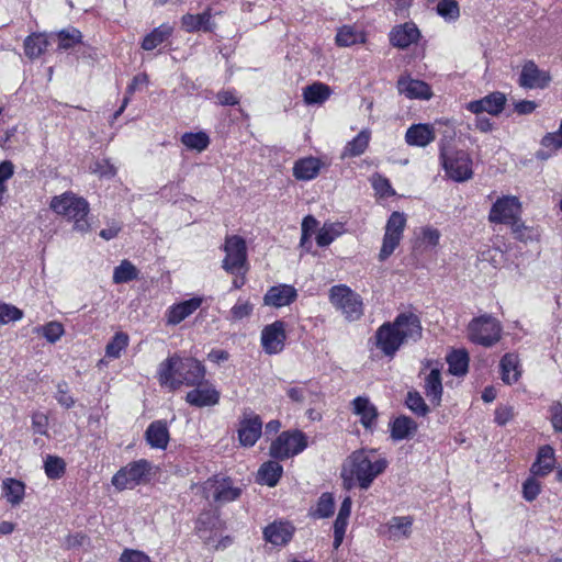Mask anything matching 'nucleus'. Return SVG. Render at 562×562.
<instances>
[{"label":"nucleus","instance_id":"nucleus-42","mask_svg":"<svg viewBox=\"0 0 562 562\" xmlns=\"http://www.w3.org/2000/svg\"><path fill=\"white\" fill-rule=\"evenodd\" d=\"M364 41L363 34L357 32L352 26L345 25L337 32L336 43L338 46L347 47Z\"/></svg>","mask_w":562,"mask_h":562},{"label":"nucleus","instance_id":"nucleus-27","mask_svg":"<svg viewBox=\"0 0 562 562\" xmlns=\"http://www.w3.org/2000/svg\"><path fill=\"white\" fill-rule=\"evenodd\" d=\"M554 449L551 446H543L539 449L537 459L531 465L533 476H547L554 468Z\"/></svg>","mask_w":562,"mask_h":562},{"label":"nucleus","instance_id":"nucleus-52","mask_svg":"<svg viewBox=\"0 0 562 562\" xmlns=\"http://www.w3.org/2000/svg\"><path fill=\"white\" fill-rule=\"evenodd\" d=\"M406 405L412 412L419 416H425L429 411L424 398L417 392H408Z\"/></svg>","mask_w":562,"mask_h":562},{"label":"nucleus","instance_id":"nucleus-43","mask_svg":"<svg viewBox=\"0 0 562 562\" xmlns=\"http://www.w3.org/2000/svg\"><path fill=\"white\" fill-rule=\"evenodd\" d=\"M341 233V225L338 223L324 224L316 235V243L319 247L330 245Z\"/></svg>","mask_w":562,"mask_h":562},{"label":"nucleus","instance_id":"nucleus-64","mask_svg":"<svg viewBox=\"0 0 562 562\" xmlns=\"http://www.w3.org/2000/svg\"><path fill=\"white\" fill-rule=\"evenodd\" d=\"M551 413H552L551 422H552V426H553L554 430L562 432V405L561 404L553 405L551 408Z\"/></svg>","mask_w":562,"mask_h":562},{"label":"nucleus","instance_id":"nucleus-48","mask_svg":"<svg viewBox=\"0 0 562 562\" xmlns=\"http://www.w3.org/2000/svg\"><path fill=\"white\" fill-rule=\"evenodd\" d=\"M437 13L445 20H457L460 16V8L458 1L440 0L437 4Z\"/></svg>","mask_w":562,"mask_h":562},{"label":"nucleus","instance_id":"nucleus-37","mask_svg":"<svg viewBox=\"0 0 562 562\" xmlns=\"http://www.w3.org/2000/svg\"><path fill=\"white\" fill-rule=\"evenodd\" d=\"M371 133L362 130L352 140L345 146L341 157H357L363 154L369 145Z\"/></svg>","mask_w":562,"mask_h":562},{"label":"nucleus","instance_id":"nucleus-63","mask_svg":"<svg viewBox=\"0 0 562 562\" xmlns=\"http://www.w3.org/2000/svg\"><path fill=\"white\" fill-rule=\"evenodd\" d=\"M32 425L35 432L44 435L46 434L47 417L42 413H35L32 417Z\"/></svg>","mask_w":562,"mask_h":562},{"label":"nucleus","instance_id":"nucleus-26","mask_svg":"<svg viewBox=\"0 0 562 562\" xmlns=\"http://www.w3.org/2000/svg\"><path fill=\"white\" fill-rule=\"evenodd\" d=\"M145 438L151 448L166 449L169 442V430L164 420L153 422L145 431Z\"/></svg>","mask_w":562,"mask_h":562},{"label":"nucleus","instance_id":"nucleus-56","mask_svg":"<svg viewBox=\"0 0 562 562\" xmlns=\"http://www.w3.org/2000/svg\"><path fill=\"white\" fill-rule=\"evenodd\" d=\"M540 491L541 485L535 477L527 479L522 485V495L528 502L536 499Z\"/></svg>","mask_w":562,"mask_h":562},{"label":"nucleus","instance_id":"nucleus-15","mask_svg":"<svg viewBox=\"0 0 562 562\" xmlns=\"http://www.w3.org/2000/svg\"><path fill=\"white\" fill-rule=\"evenodd\" d=\"M284 323L277 321L263 327L261 331V345L266 353L276 355L283 350L285 341Z\"/></svg>","mask_w":562,"mask_h":562},{"label":"nucleus","instance_id":"nucleus-4","mask_svg":"<svg viewBox=\"0 0 562 562\" xmlns=\"http://www.w3.org/2000/svg\"><path fill=\"white\" fill-rule=\"evenodd\" d=\"M439 160L451 180L465 182L473 178V161L470 154L458 148L452 138L439 142Z\"/></svg>","mask_w":562,"mask_h":562},{"label":"nucleus","instance_id":"nucleus-32","mask_svg":"<svg viewBox=\"0 0 562 562\" xmlns=\"http://www.w3.org/2000/svg\"><path fill=\"white\" fill-rule=\"evenodd\" d=\"M48 40L44 33H33L24 40V53L30 59L38 58L48 47Z\"/></svg>","mask_w":562,"mask_h":562},{"label":"nucleus","instance_id":"nucleus-9","mask_svg":"<svg viewBox=\"0 0 562 562\" xmlns=\"http://www.w3.org/2000/svg\"><path fill=\"white\" fill-rule=\"evenodd\" d=\"M306 446L307 440L303 432L299 430L284 431L272 441L270 456L274 459L284 460L302 452Z\"/></svg>","mask_w":562,"mask_h":562},{"label":"nucleus","instance_id":"nucleus-50","mask_svg":"<svg viewBox=\"0 0 562 562\" xmlns=\"http://www.w3.org/2000/svg\"><path fill=\"white\" fill-rule=\"evenodd\" d=\"M512 232L516 239L527 243L528 240H532L537 236L533 234L532 228H529L524 224L520 217L509 224Z\"/></svg>","mask_w":562,"mask_h":562},{"label":"nucleus","instance_id":"nucleus-23","mask_svg":"<svg viewBox=\"0 0 562 562\" xmlns=\"http://www.w3.org/2000/svg\"><path fill=\"white\" fill-rule=\"evenodd\" d=\"M419 31L413 23H404L395 26L390 33V42L398 48H406L417 42Z\"/></svg>","mask_w":562,"mask_h":562},{"label":"nucleus","instance_id":"nucleus-18","mask_svg":"<svg viewBox=\"0 0 562 562\" xmlns=\"http://www.w3.org/2000/svg\"><path fill=\"white\" fill-rule=\"evenodd\" d=\"M297 297L296 289L289 284L271 286L263 296V304L280 308L290 305Z\"/></svg>","mask_w":562,"mask_h":562},{"label":"nucleus","instance_id":"nucleus-59","mask_svg":"<svg viewBox=\"0 0 562 562\" xmlns=\"http://www.w3.org/2000/svg\"><path fill=\"white\" fill-rule=\"evenodd\" d=\"M93 172L99 173L101 177H113L116 173L115 167L106 159L98 160L94 164Z\"/></svg>","mask_w":562,"mask_h":562},{"label":"nucleus","instance_id":"nucleus-39","mask_svg":"<svg viewBox=\"0 0 562 562\" xmlns=\"http://www.w3.org/2000/svg\"><path fill=\"white\" fill-rule=\"evenodd\" d=\"M172 32V27L167 24H161L156 27L153 32L147 34L143 40L142 47L145 50H153L162 42H165Z\"/></svg>","mask_w":562,"mask_h":562},{"label":"nucleus","instance_id":"nucleus-49","mask_svg":"<svg viewBox=\"0 0 562 562\" xmlns=\"http://www.w3.org/2000/svg\"><path fill=\"white\" fill-rule=\"evenodd\" d=\"M35 331L43 335L47 341L54 344L64 335V326L59 322H49L42 327L35 328Z\"/></svg>","mask_w":562,"mask_h":562},{"label":"nucleus","instance_id":"nucleus-31","mask_svg":"<svg viewBox=\"0 0 562 562\" xmlns=\"http://www.w3.org/2000/svg\"><path fill=\"white\" fill-rule=\"evenodd\" d=\"M265 539L274 544H285L292 537V527L288 524H271L263 530Z\"/></svg>","mask_w":562,"mask_h":562},{"label":"nucleus","instance_id":"nucleus-54","mask_svg":"<svg viewBox=\"0 0 562 562\" xmlns=\"http://www.w3.org/2000/svg\"><path fill=\"white\" fill-rule=\"evenodd\" d=\"M23 313L13 305L0 303V324H8L21 319Z\"/></svg>","mask_w":562,"mask_h":562},{"label":"nucleus","instance_id":"nucleus-40","mask_svg":"<svg viewBox=\"0 0 562 562\" xmlns=\"http://www.w3.org/2000/svg\"><path fill=\"white\" fill-rule=\"evenodd\" d=\"M449 371L453 375L467 373L469 367V356L465 350H454L447 357Z\"/></svg>","mask_w":562,"mask_h":562},{"label":"nucleus","instance_id":"nucleus-38","mask_svg":"<svg viewBox=\"0 0 562 562\" xmlns=\"http://www.w3.org/2000/svg\"><path fill=\"white\" fill-rule=\"evenodd\" d=\"M330 95V88L322 82H315L304 88L303 97L307 104L323 103Z\"/></svg>","mask_w":562,"mask_h":562},{"label":"nucleus","instance_id":"nucleus-13","mask_svg":"<svg viewBox=\"0 0 562 562\" xmlns=\"http://www.w3.org/2000/svg\"><path fill=\"white\" fill-rule=\"evenodd\" d=\"M520 213L521 204L518 198L506 195L498 198L493 204L488 214V221L491 223L509 225L518 217H520Z\"/></svg>","mask_w":562,"mask_h":562},{"label":"nucleus","instance_id":"nucleus-33","mask_svg":"<svg viewBox=\"0 0 562 562\" xmlns=\"http://www.w3.org/2000/svg\"><path fill=\"white\" fill-rule=\"evenodd\" d=\"M417 430V424L407 416H400L391 424V437L394 440H403L412 437Z\"/></svg>","mask_w":562,"mask_h":562},{"label":"nucleus","instance_id":"nucleus-16","mask_svg":"<svg viewBox=\"0 0 562 562\" xmlns=\"http://www.w3.org/2000/svg\"><path fill=\"white\" fill-rule=\"evenodd\" d=\"M506 101V95L503 92L495 91L480 100L470 101L465 108L476 115L486 112L490 115L497 116L503 112Z\"/></svg>","mask_w":562,"mask_h":562},{"label":"nucleus","instance_id":"nucleus-1","mask_svg":"<svg viewBox=\"0 0 562 562\" xmlns=\"http://www.w3.org/2000/svg\"><path fill=\"white\" fill-rule=\"evenodd\" d=\"M420 319L413 313H402L393 323H385L376 330V347L387 357H393L403 344L422 338Z\"/></svg>","mask_w":562,"mask_h":562},{"label":"nucleus","instance_id":"nucleus-12","mask_svg":"<svg viewBox=\"0 0 562 562\" xmlns=\"http://www.w3.org/2000/svg\"><path fill=\"white\" fill-rule=\"evenodd\" d=\"M225 258L223 269L232 274H238L245 268L247 261V247L239 236H229L224 245Z\"/></svg>","mask_w":562,"mask_h":562},{"label":"nucleus","instance_id":"nucleus-36","mask_svg":"<svg viewBox=\"0 0 562 562\" xmlns=\"http://www.w3.org/2000/svg\"><path fill=\"white\" fill-rule=\"evenodd\" d=\"M425 393L429 401L434 404H439L442 395V383L440 371L431 369L425 379Z\"/></svg>","mask_w":562,"mask_h":562},{"label":"nucleus","instance_id":"nucleus-62","mask_svg":"<svg viewBox=\"0 0 562 562\" xmlns=\"http://www.w3.org/2000/svg\"><path fill=\"white\" fill-rule=\"evenodd\" d=\"M514 417V408L512 406H502L495 411V422L503 426Z\"/></svg>","mask_w":562,"mask_h":562},{"label":"nucleus","instance_id":"nucleus-61","mask_svg":"<svg viewBox=\"0 0 562 562\" xmlns=\"http://www.w3.org/2000/svg\"><path fill=\"white\" fill-rule=\"evenodd\" d=\"M317 224L318 222L312 215H307L304 217L302 222V244L310 238L311 233L317 227Z\"/></svg>","mask_w":562,"mask_h":562},{"label":"nucleus","instance_id":"nucleus-25","mask_svg":"<svg viewBox=\"0 0 562 562\" xmlns=\"http://www.w3.org/2000/svg\"><path fill=\"white\" fill-rule=\"evenodd\" d=\"M434 127L428 124L412 125L405 134L406 143L411 146L426 147L435 140Z\"/></svg>","mask_w":562,"mask_h":562},{"label":"nucleus","instance_id":"nucleus-3","mask_svg":"<svg viewBox=\"0 0 562 562\" xmlns=\"http://www.w3.org/2000/svg\"><path fill=\"white\" fill-rule=\"evenodd\" d=\"M386 467L387 461L378 456L374 450L362 449L348 457L342 469V476L345 481L355 477L362 490H368Z\"/></svg>","mask_w":562,"mask_h":562},{"label":"nucleus","instance_id":"nucleus-11","mask_svg":"<svg viewBox=\"0 0 562 562\" xmlns=\"http://www.w3.org/2000/svg\"><path fill=\"white\" fill-rule=\"evenodd\" d=\"M240 488L233 485L229 477L215 475L206 480L202 485V493L205 498H213L216 503L233 502L240 495Z\"/></svg>","mask_w":562,"mask_h":562},{"label":"nucleus","instance_id":"nucleus-10","mask_svg":"<svg viewBox=\"0 0 562 562\" xmlns=\"http://www.w3.org/2000/svg\"><path fill=\"white\" fill-rule=\"evenodd\" d=\"M406 226V217L403 213L393 212L385 225L382 247L380 249V261L386 260L398 246Z\"/></svg>","mask_w":562,"mask_h":562},{"label":"nucleus","instance_id":"nucleus-22","mask_svg":"<svg viewBox=\"0 0 562 562\" xmlns=\"http://www.w3.org/2000/svg\"><path fill=\"white\" fill-rule=\"evenodd\" d=\"M352 411L360 417L361 425L372 430L378 419V409L368 397L358 396L352 401Z\"/></svg>","mask_w":562,"mask_h":562},{"label":"nucleus","instance_id":"nucleus-55","mask_svg":"<svg viewBox=\"0 0 562 562\" xmlns=\"http://www.w3.org/2000/svg\"><path fill=\"white\" fill-rule=\"evenodd\" d=\"M372 186L380 196L386 198L395 194L390 181L380 175H374L372 177Z\"/></svg>","mask_w":562,"mask_h":562},{"label":"nucleus","instance_id":"nucleus-58","mask_svg":"<svg viewBox=\"0 0 562 562\" xmlns=\"http://www.w3.org/2000/svg\"><path fill=\"white\" fill-rule=\"evenodd\" d=\"M543 147L555 151L562 148V133L560 131L554 133H548L541 140Z\"/></svg>","mask_w":562,"mask_h":562},{"label":"nucleus","instance_id":"nucleus-41","mask_svg":"<svg viewBox=\"0 0 562 562\" xmlns=\"http://www.w3.org/2000/svg\"><path fill=\"white\" fill-rule=\"evenodd\" d=\"M137 268L128 260L121 261V263L115 267L113 271V282L115 284L130 282L137 279Z\"/></svg>","mask_w":562,"mask_h":562},{"label":"nucleus","instance_id":"nucleus-60","mask_svg":"<svg viewBox=\"0 0 562 562\" xmlns=\"http://www.w3.org/2000/svg\"><path fill=\"white\" fill-rule=\"evenodd\" d=\"M121 562H151L150 559L138 550H124L120 559Z\"/></svg>","mask_w":562,"mask_h":562},{"label":"nucleus","instance_id":"nucleus-5","mask_svg":"<svg viewBox=\"0 0 562 562\" xmlns=\"http://www.w3.org/2000/svg\"><path fill=\"white\" fill-rule=\"evenodd\" d=\"M49 207L58 215L72 222V229L80 234H87L91 229L88 218L90 212L89 203L86 199L78 196L72 192H65L52 199Z\"/></svg>","mask_w":562,"mask_h":562},{"label":"nucleus","instance_id":"nucleus-6","mask_svg":"<svg viewBox=\"0 0 562 562\" xmlns=\"http://www.w3.org/2000/svg\"><path fill=\"white\" fill-rule=\"evenodd\" d=\"M151 469L146 459L132 461L112 476L111 483L117 491L132 490L149 481Z\"/></svg>","mask_w":562,"mask_h":562},{"label":"nucleus","instance_id":"nucleus-17","mask_svg":"<svg viewBox=\"0 0 562 562\" xmlns=\"http://www.w3.org/2000/svg\"><path fill=\"white\" fill-rule=\"evenodd\" d=\"M551 76L540 69L532 60L524 64L519 76V85L526 89H543L549 86Z\"/></svg>","mask_w":562,"mask_h":562},{"label":"nucleus","instance_id":"nucleus-20","mask_svg":"<svg viewBox=\"0 0 562 562\" xmlns=\"http://www.w3.org/2000/svg\"><path fill=\"white\" fill-rule=\"evenodd\" d=\"M412 526L411 516H394L384 525L383 533L392 541H400L411 537Z\"/></svg>","mask_w":562,"mask_h":562},{"label":"nucleus","instance_id":"nucleus-53","mask_svg":"<svg viewBox=\"0 0 562 562\" xmlns=\"http://www.w3.org/2000/svg\"><path fill=\"white\" fill-rule=\"evenodd\" d=\"M335 502L334 497L329 493H324L318 499L316 515L319 518H327L334 514Z\"/></svg>","mask_w":562,"mask_h":562},{"label":"nucleus","instance_id":"nucleus-57","mask_svg":"<svg viewBox=\"0 0 562 562\" xmlns=\"http://www.w3.org/2000/svg\"><path fill=\"white\" fill-rule=\"evenodd\" d=\"M56 400L61 406L66 408H70L71 406H74L75 400L72 398L71 395H69L68 387L65 382L58 383Z\"/></svg>","mask_w":562,"mask_h":562},{"label":"nucleus","instance_id":"nucleus-30","mask_svg":"<svg viewBox=\"0 0 562 562\" xmlns=\"http://www.w3.org/2000/svg\"><path fill=\"white\" fill-rule=\"evenodd\" d=\"M2 495L12 506L22 503L25 495V485L22 481L8 477L2 481Z\"/></svg>","mask_w":562,"mask_h":562},{"label":"nucleus","instance_id":"nucleus-8","mask_svg":"<svg viewBox=\"0 0 562 562\" xmlns=\"http://www.w3.org/2000/svg\"><path fill=\"white\" fill-rule=\"evenodd\" d=\"M502 326L494 317L484 315L471 321L468 335L471 341L491 347L501 338Z\"/></svg>","mask_w":562,"mask_h":562},{"label":"nucleus","instance_id":"nucleus-35","mask_svg":"<svg viewBox=\"0 0 562 562\" xmlns=\"http://www.w3.org/2000/svg\"><path fill=\"white\" fill-rule=\"evenodd\" d=\"M518 357L514 353H506L501 360L502 380L506 384H513L518 381L520 371L518 370Z\"/></svg>","mask_w":562,"mask_h":562},{"label":"nucleus","instance_id":"nucleus-2","mask_svg":"<svg viewBox=\"0 0 562 562\" xmlns=\"http://www.w3.org/2000/svg\"><path fill=\"white\" fill-rule=\"evenodd\" d=\"M205 376L204 366L193 359H182L178 355L167 358L159 364L158 380L160 385L177 390L181 385H200Z\"/></svg>","mask_w":562,"mask_h":562},{"label":"nucleus","instance_id":"nucleus-46","mask_svg":"<svg viewBox=\"0 0 562 562\" xmlns=\"http://www.w3.org/2000/svg\"><path fill=\"white\" fill-rule=\"evenodd\" d=\"M44 470L49 479L56 480L64 475L66 463L64 459L57 456H47L44 462Z\"/></svg>","mask_w":562,"mask_h":562},{"label":"nucleus","instance_id":"nucleus-44","mask_svg":"<svg viewBox=\"0 0 562 562\" xmlns=\"http://www.w3.org/2000/svg\"><path fill=\"white\" fill-rule=\"evenodd\" d=\"M181 142L189 149L202 151L207 148L210 138L204 132L184 133L181 136Z\"/></svg>","mask_w":562,"mask_h":562},{"label":"nucleus","instance_id":"nucleus-21","mask_svg":"<svg viewBox=\"0 0 562 562\" xmlns=\"http://www.w3.org/2000/svg\"><path fill=\"white\" fill-rule=\"evenodd\" d=\"M196 387L187 393L186 401L196 407L216 405L220 401V393L211 385H195Z\"/></svg>","mask_w":562,"mask_h":562},{"label":"nucleus","instance_id":"nucleus-45","mask_svg":"<svg viewBox=\"0 0 562 562\" xmlns=\"http://www.w3.org/2000/svg\"><path fill=\"white\" fill-rule=\"evenodd\" d=\"M127 345L128 335L123 331H117L105 347L106 357L117 359Z\"/></svg>","mask_w":562,"mask_h":562},{"label":"nucleus","instance_id":"nucleus-28","mask_svg":"<svg viewBox=\"0 0 562 562\" xmlns=\"http://www.w3.org/2000/svg\"><path fill=\"white\" fill-rule=\"evenodd\" d=\"M322 161L316 157H305L295 161L293 176L297 180L308 181L316 178L321 171Z\"/></svg>","mask_w":562,"mask_h":562},{"label":"nucleus","instance_id":"nucleus-7","mask_svg":"<svg viewBox=\"0 0 562 562\" xmlns=\"http://www.w3.org/2000/svg\"><path fill=\"white\" fill-rule=\"evenodd\" d=\"M329 301L349 322L358 321L363 315L361 296L347 285H334L329 290Z\"/></svg>","mask_w":562,"mask_h":562},{"label":"nucleus","instance_id":"nucleus-29","mask_svg":"<svg viewBox=\"0 0 562 562\" xmlns=\"http://www.w3.org/2000/svg\"><path fill=\"white\" fill-rule=\"evenodd\" d=\"M181 26L186 32H211L214 24L211 22V11L207 9L200 14H184L181 18Z\"/></svg>","mask_w":562,"mask_h":562},{"label":"nucleus","instance_id":"nucleus-47","mask_svg":"<svg viewBox=\"0 0 562 562\" xmlns=\"http://www.w3.org/2000/svg\"><path fill=\"white\" fill-rule=\"evenodd\" d=\"M58 49H69L81 42V32L75 27L61 30L57 33Z\"/></svg>","mask_w":562,"mask_h":562},{"label":"nucleus","instance_id":"nucleus-24","mask_svg":"<svg viewBox=\"0 0 562 562\" xmlns=\"http://www.w3.org/2000/svg\"><path fill=\"white\" fill-rule=\"evenodd\" d=\"M202 304V299L193 297L187 301H183L179 304H175L167 311L166 318L168 325H178L183 319L189 317L193 312H195Z\"/></svg>","mask_w":562,"mask_h":562},{"label":"nucleus","instance_id":"nucleus-34","mask_svg":"<svg viewBox=\"0 0 562 562\" xmlns=\"http://www.w3.org/2000/svg\"><path fill=\"white\" fill-rule=\"evenodd\" d=\"M283 473V468L277 461L265 462L258 471V481L268 486H274Z\"/></svg>","mask_w":562,"mask_h":562},{"label":"nucleus","instance_id":"nucleus-19","mask_svg":"<svg viewBox=\"0 0 562 562\" xmlns=\"http://www.w3.org/2000/svg\"><path fill=\"white\" fill-rule=\"evenodd\" d=\"M397 89L401 94L408 99H425L431 98V89L425 81L413 79L409 76H402L397 81Z\"/></svg>","mask_w":562,"mask_h":562},{"label":"nucleus","instance_id":"nucleus-14","mask_svg":"<svg viewBox=\"0 0 562 562\" xmlns=\"http://www.w3.org/2000/svg\"><path fill=\"white\" fill-rule=\"evenodd\" d=\"M238 440L243 447L256 445L262 434V420L254 412H244L238 424Z\"/></svg>","mask_w":562,"mask_h":562},{"label":"nucleus","instance_id":"nucleus-51","mask_svg":"<svg viewBox=\"0 0 562 562\" xmlns=\"http://www.w3.org/2000/svg\"><path fill=\"white\" fill-rule=\"evenodd\" d=\"M254 311V305L249 301L238 300L237 303L231 308L229 319L233 322L241 321L249 317Z\"/></svg>","mask_w":562,"mask_h":562}]
</instances>
